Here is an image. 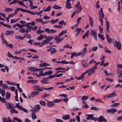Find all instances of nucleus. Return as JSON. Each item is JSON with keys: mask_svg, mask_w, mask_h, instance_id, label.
Instances as JSON below:
<instances>
[{"mask_svg": "<svg viewBox=\"0 0 122 122\" xmlns=\"http://www.w3.org/2000/svg\"><path fill=\"white\" fill-rule=\"evenodd\" d=\"M102 9H103L102 8H101L100 10H99V20L101 22L102 26L103 25L102 19L104 18V15L102 11Z\"/></svg>", "mask_w": 122, "mask_h": 122, "instance_id": "1", "label": "nucleus"}, {"mask_svg": "<svg viewBox=\"0 0 122 122\" xmlns=\"http://www.w3.org/2000/svg\"><path fill=\"white\" fill-rule=\"evenodd\" d=\"M41 108V106L37 104L35 106L34 108L31 110V111L35 113L38 112Z\"/></svg>", "mask_w": 122, "mask_h": 122, "instance_id": "2", "label": "nucleus"}, {"mask_svg": "<svg viewBox=\"0 0 122 122\" xmlns=\"http://www.w3.org/2000/svg\"><path fill=\"white\" fill-rule=\"evenodd\" d=\"M39 93V92L37 91H34L31 92L30 93V96H28V98L29 99L30 98H32L35 96L38 95Z\"/></svg>", "mask_w": 122, "mask_h": 122, "instance_id": "3", "label": "nucleus"}, {"mask_svg": "<svg viewBox=\"0 0 122 122\" xmlns=\"http://www.w3.org/2000/svg\"><path fill=\"white\" fill-rule=\"evenodd\" d=\"M95 68L93 67L92 68L87 70L86 71V73H88V76H90L93 73L95 72Z\"/></svg>", "mask_w": 122, "mask_h": 122, "instance_id": "4", "label": "nucleus"}, {"mask_svg": "<svg viewBox=\"0 0 122 122\" xmlns=\"http://www.w3.org/2000/svg\"><path fill=\"white\" fill-rule=\"evenodd\" d=\"M114 46H116L118 49H120L121 47V44L119 42H117L115 40L114 43Z\"/></svg>", "mask_w": 122, "mask_h": 122, "instance_id": "5", "label": "nucleus"}, {"mask_svg": "<svg viewBox=\"0 0 122 122\" xmlns=\"http://www.w3.org/2000/svg\"><path fill=\"white\" fill-rule=\"evenodd\" d=\"M86 49L87 48L86 47H85L82 49L81 52H80L81 54V57H83L85 56V55L86 54L87 52Z\"/></svg>", "mask_w": 122, "mask_h": 122, "instance_id": "6", "label": "nucleus"}, {"mask_svg": "<svg viewBox=\"0 0 122 122\" xmlns=\"http://www.w3.org/2000/svg\"><path fill=\"white\" fill-rule=\"evenodd\" d=\"M6 106L7 108L8 109H12L13 107H15L14 104L12 103H10V102H7L6 103Z\"/></svg>", "mask_w": 122, "mask_h": 122, "instance_id": "7", "label": "nucleus"}, {"mask_svg": "<svg viewBox=\"0 0 122 122\" xmlns=\"http://www.w3.org/2000/svg\"><path fill=\"white\" fill-rule=\"evenodd\" d=\"M117 110L115 108H112L110 109H108L106 110V112L107 113H110L111 114H113L115 112H117Z\"/></svg>", "mask_w": 122, "mask_h": 122, "instance_id": "8", "label": "nucleus"}, {"mask_svg": "<svg viewBox=\"0 0 122 122\" xmlns=\"http://www.w3.org/2000/svg\"><path fill=\"white\" fill-rule=\"evenodd\" d=\"M80 5V2H77V4L76 5H75V7H78L77 9V10L76 11H77L76 12H77L78 13L80 12L81 10H82V7L81 6H79Z\"/></svg>", "mask_w": 122, "mask_h": 122, "instance_id": "9", "label": "nucleus"}, {"mask_svg": "<svg viewBox=\"0 0 122 122\" xmlns=\"http://www.w3.org/2000/svg\"><path fill=\"white\" fill-rule=\"evenodd\" d=\"M33 87L34 88L33 90H38L39 92L43 91V90L40 87L39 85L33 86Z\"/></svg>", "mask_w": 122, "mask_h": 122, "instance_id": "10", "label": "nucleus"}, {"mask_svg": "<svg viewBox=\"0 0 122 122\" xmlns=\"http://www.w3.org/2000/svg\"><path fill=\"white\" fill-rule=\"evenodd\" d=\"M117 75L119 78H122V71L121 70L119 69H118L117 71Z\"/></svg>", "mask_w": 122, "mask_h": 122, "instance_id": "11", "label": "nucleus"}, {"mask_svg": "<svg viewBox=\"0 0 122 122\" xmlns=\"http://www.w3.org/2000/svg\"><path fill=\"white\" fill-rule=\"evenodd\" d=\"M49 79L48 77L46 78H42V80L40 82L42 83L48 84V83L47 82V81Z\"/></svg>", "mask_w": 122, "mask_h": 122, "instance_id": "12", "label": "nucleus"}, {"mask_svg": "<svg viewBox=\"0 0 122 122\" xmlns=\"http://www.w3.org/2000/svg\"><path fill=\"white\" fill-rule=\"evenodd\" d=\"M98 121L99 122H102V121L106 122L107 121V119L102 116H101L99 117L98 118Z\"/></svg>", "mask_w": 122, "mask_h": 122, "instance_id": "13", "label": "nucleus"}, {"mask_svg": "<svg viewBox=\"0 0 122 122\" xmlns=\"http://www.w3.org/2000/svg\"><path fill=\"white\" fill-rule=\"evenodd\" d=\"M117 96V95L115 93H113L110 94H109L106 97L108 98H112L114 97H116Z\"/></svg>", "mask_w": 122, "mask_h": 122, "instance_id": "14", "label": "nucleus"}, {"mask_svg": "<svg viewBox=\"0 0 122 122\" xmlns=\"http://www.w3.org/2000/svg\"><path fill=\"white\" fill-rule=\"evenodd\" d=\"M28 69L31 71L34 72L38 71V69L35 67H30L28 68Z\"/></svg>", "mask_w": 122, "mask_h": 122, "instance_id": "15", "label": "nucleus"}, {"mask_svg": "<svg viewBox=\"0 0 122 122\" xmlns=\"http://www.w3.org/2000/svg\"><path fill=\"white\" fill-rule=\"evenodd\" d=\"M86 116H87L86 118L88 120L92 119H93L94 117L92 114H87L86 115Z\"/></svg>", "mask_w": 122, "mask_h": 122, "instance_id": "16", "label": "nucleus"}, {"mask_svg": "<svg viewBox=\"0 0 122 122\" xmlns=\"http://www.w3.org/2000/svg\"><path fill=\"white\" fill-rule=\"evenodd\" d=\"M53 74V72L51 70L45 72L44 73V75L45 76L46 75H50Z\"/></svg>", "mask_w": 122, "mask_h": 122, "instance_id": "17", "label": "nucleus"}, {"mask_svg": "<svg viewBox=\"0 0 122 122\" xmlns=\"http://www.w3.org/2000/svg\"><path fill=\"white\" fill-rule=\"evenodd\" d=\"M106 21V29L107 31V32H109V22L107 21V19L106 18L105 19Z\"/></svg>", "mask_w": 122, "mask_h": 122, "instance_id": "18", "label": "nucleus"}, {"mask_svg": "<svg viewBox=\"0 0 122 122\" xmlns=\"http://www.w3.org/2000/svg\"><path fill=\"white\" fill-rule=\"evenodd\" d=\"M10 112H11L10 115H12V113L18 114V111L13 109V108L10 110Z\"/></svg>", "mask_w": 122, "mask_h": 122, "instance_id": "19", "label": "nucleus"}, {"mask_svg": "<svg viewBox=\"0 0 122 122\" xmlns=\"http://www.w3.org/2000/svg\"><path fill=\"white\" fill-rule=\"evenodd\" d=\"M46 101H48V102L47 103V104L48 107H51L54 106V104L53 103V102H52L47 100Z\"/></svg>", "mask_w": 122, "mask_h": 122, "instance_id": "20", "label": "nucleus"}, {"mask_svg": "<svg viewBox=\"0 0 122 122\" xmlns=\"http://www.w3.org/2000/svg\"><path fill=\"white\" fill-rule=\"evenodd\" d=\"M81 30V28H77L75 30V31H77L76 34V36L77 37L78 35L80 33Z\"/></svg>", "mask_w": 122, "mask_h": 122, "instance_id": "21", "label": "nucleus"}, {"mask_svg": "<svg viewBox=\"0 0 122 122\" xmlns=\"http://www.w3.org/2000/svg\"><path fill=\"white\" fill-rule=\"evenodd\" d=\"M106 37L108 43H110L112 41V40L111 38L109 37V35L108 34H107Z\"/></svg>", "mask_w": 122, "mask_h": 122, "instance_id": "22", "label": "nucleus"}, {"mask_svg": "<svg viewBox=\"0 0 122 122\" xmlns=\"http://www.w3.org/2000/svg\"><path fill=\"white\" fill-rule=\"evenodd\" d=\"M62 118L63 119L66 120L69 119L70 118V117L69 115H66L63 116Z\"/></svg>", "mask_w": 122, "mask_h": 122, "instance_id": "23", "label": "nucleus"}, {"mask_svg": "<svg viewBox=\"0 0 122 122\" xmlns=\"http://www.w3.org/2000/svg\"><path fill=\"white\" fill-rule=\"evenodd\" d=\"M66 7L68 9L72 8L71 4L70 3H66Z\"/></svg>", "mask_w": 122, "mask_h": 122, "instance_id": "24", "label": "nucleus"}, {"mask_svg": "<svg viewBox=\"0 0 122 122\" xmlns=\"http://www.w3.org/2000/svg\"><path fill=\"white\" fill-rule=\"evenodd\" d=\"M89 31L87 30L86 32L85 33L84 35L83 36L82 38L83 39H84L86 37V36L88 37V34L89 33Z\"/></svg>", "mask_w": 122, "mask_h": 122, "instance_id": "25", "label": "nucleus"}, {"mask_svg": "<svg viewBox=\"0 0 122 122\" xmlns=\"http://www.w3.org/2000/svg\"><path fill=\"white\" fill-rule=\"evenodd\" d=\"M55 62H57L59 63H62L63 64H68L69 63V62L66 61H56Z\"/></svg>", "mask_w": 122, "mask_h": 122, "instance_id": "26", "label": "nucleus"}, {"mask_svg": "<svg viewBox=\"0 0 122 122\" xmlns=\"http://www.w3.org/2000/svg\"><path fill=\"white\" fill-rule=\"evenodd\" d=\"M14 33V31L13 30H7L6 31V35H11Z\"/></svg>", "mask_w": 122, "mask_h": 122, "instance_id": "27", "label": "nucleus"}, {"mask_svg": "<svg viewBox=\"0 0 122 122\" xmlns=\"http://www.w3.org/2000/svg\"><path fill=\"white\" fill-rule=\"evenodd\" d=\"M57 36H55L54 38L55 40L57 41L56 43H57L60 42V39Z\"/></svg>", "mask_w": 122, "mask_h": 122, "instance_id": "28", "label": "nucleus"}, {"mask_svg": "<svg viewBox=\"0 0 122 122\" xmlns=\"http://www.w3.org/2000/svg\"><path fill=\"white\" fill-rule=\"evenodd\" d=\"M89 64L85 63L82 65V66L84 68H86L88 67L89 66Z\"/></svg>", "mask_w": 122, "mask_h": 122, "instance_id": "29", "label": "nucleus"}, {"mask_svg": "<svg viewBox=\"0 0 122 122\" xmlns=\"http://www.w3.org/2000/svg\"><path fill=\"white\" fill-rule=\"evenodd\" d=\"M10 96V93L8 92H6V98L7 99H9Z\"/></svg>", "mask_w": 122, "mask_h": 122, "instance_id": "30", "label": "nucleus"}, {"mask_svg": "<svg viewBox=\"0 0 122 122\" xmlns=\"http://www.w3.org/2000/svg\"><path fill=\"white\" fill-rule=\"evenodd\" d=\"M90 24L91 26H93V20L91 17L89 18Z\"/></svg>", "mask_w": 122, "mask_h": 122, "instance_id": "31", "label": "nucleus"}, {"mask_svg": "<svg viewBox=\"0 0 122 122\" xmlns=\"http://www.w3.org/2000/svg\"><path fill=\"white\" fill-rule=\"evenodd\" d=\"M53 37L52 36H48L46 38V40L48 41V42L49 43L50 41L52 40L53 39Z\"/></svg>", "mask_w": 122, "mask_h": 122, "instance_id": "32", "label": "nucleus"}, {"mask_svg": "<svg viewBox=\"0 0 122 122\" xmlns=\"http://www.w3.org/2000/svg\"><path fill=\"white\" fill-rule=\"evenodd\" d=\"M96 34H97L96 30H91L90 34L91 35Z\"/></svg>", "mask_w": 122, "mask_h": 122, "instance_id": "33", "label": "nucleus"}, {"mask_svg": "<svg viewBox=\"0 0 122 122\" xmlns=\"http://www.w3.org/2000/svg\"><path fill=\"white\" fill-rule=\"evenodd\" d=\"M2 43H3L5 44L6 46H8V43L5 40V39L3 38H2Z\"/></svg>", "mask_w": 122, "mask_h": 122, "instance_id": "34", "label": "nucleus"}, {"mask_svg": "<svg viewBox=\"0 0 122 122\" xmlns=\"http://www.w3.org/2000/svg\"><path fill=\"white\" fill-rule=\"evenodd\" d=\"M58 20V19H57L55 20H52L51 21H49V22H51L52 24H54V23L57 22Z\"/></svg>", "mask_w": 122, "mask_h": 122, "instance_id": "35", "label": "nucleus"}, {"mask_svg": "<svg viewBox=\"0 0 122 122\" xmlns=\"http://www.w3.org/2000/svg\"><path fill=\"white\" fill-rule=\"evenodd\" d=\"M32 118L33 119H35L37 117L35 114L34 112H32L31 114Z\"/></svg>", "mask_w": 122, "mask_h": 122, "instance_id": "36", "label": "nucleus"}, {"mask_svg": "<svg viewBox=\"0 0 122 122\" xmlns=\"http://www.w3.org/2000/svg\"><path fill=\"white\" fill-rule=\"evenodd\" d=\"M40 104L43 106H45L46 105V103L45 102L42 100L40 101L39 102Z\"/></svg>", "mask_w": 122, "mask_h": 122, "instance_id": "37", "label": "nucleus"}, {"mask_svg": "<svg viewBox=\"0 0 122 122\" xmlns=\"http://www.w3.org/2000/svg\"><path fill=\"white\" fill-rule=\"evenodd\" d=\"M62 101V100L61 99H56L54 100L53 101V103H56L57 102H60L61 101Z\"/></svg>", "mask_w": 122, "mask_h": 122, "instance_id": "38", "label": "nucleus"}, {"mask_svg": "<svg viewBox=\"0 0 122 122\" xmlns=\"http://www.w3.org/2000/svg\"><path fill=\"white\" fill-rule=\"evenodd\" d=\"M13 9L12 8H7L5 9V12H9L12 11Z\"/></svg>", "mask_w": 122, "mask_h": 122, "instance_id": "39", "label": "nucleus"}, {"mask_svg": "<svg viewBox=\"0 0 122 122\" xmlns=\"http://www.w3.org/2000/svg\"><path fill=\"white\" fill-rule=\"evenodd\" d=\"M56 50L55 48H52L50 54H54L56 52Z\"/></svg>", "mask_w": 122, "mask_h": 122, "instance_id": "40", "label": "nucleus"}, {"mask_svg": "<svg viewBox=\"0 0 122 122\" xmlns=\"http://www.w3.org/2000/svg\"><path fill=\"white\" fill-rule=\"evenodd\" d=\"M51 8L50 5H49L47 7H46V9H44V11H49L50 10Z\"/></svg>", "mask_w": 122, "mask_h": 122, "instance_id": "41", "label": "nucleus"}, {"mask_svg": "<svg viewBox=\"0 0 122 122\" xmlns=\"http://www.w3.org/2000/svg\"><path fill=\"white\" fill-rule=\"evenodd\" d=\"M88 97L87 96H83L81 97V99L84 101L85 100L88 99Z\"/></svg>", "mask_w": 122, "mask_h": 122, "instance_id": "42", "label": "nucleus"}, {"mask_svg": "<svg viewBox=\"0 0 122 122\" xmlns=\"http://www.w3.org/2000/svg\"><path fill=\"white\" fill-rule=\"evenodd\" d=\"M98 36L99 37L101 38L102 40H104V37L103 35L99 34L98 35Z\"/></svg>", "mask_w": 122, "mask_h": 122, "instance_id": "43", "label": "nucleus"}, {"mask_svg": "<svg viewBox=\"0 0 122 122\" xmlns=\"http://www.w3.org/2000/svg\"><path fill=\"white\" fill-rule=\"evenodd\" d=\"M40 73L38 75V76L39 77L41 76H45V75H44V73H43V71H39Z\"/></svg>", "mask_w": 122, "mask_h": 122, "instance_id": "44", "label": "nucleus"}, {"mask_svg": "<svg viewBox=\"0 0 122 122\" xmlns=\"http://www.w3.org/2000/svg\"><path fill=\"white\" fill-rule=\"evenodd\" d=\"M120 104V103H114L113 104H112L111 106V107H117Z\"/></svg>", "mask_w": 122, "mask_h": 122, "instance_id": "45", "label": "nucleus"}, {"mask_svg": "<svg viewBox=\"0 0 122 122\" xmlns=\"http://www.w3.org/2000/svg\"><path fill=\"white\" fill-rule=\"evenodd\" d=\"M15 106L20 110L21 108H22V107L20 105L19 103H16L15 105Z\"/></svg>", "mask_w": 122, "mask_h": 122, "instance_id": "46", "label": "nucleus"}, {"mask_svg": "<svg viewBox=\"0 0 122 122\" xmlns=\"http://www.w3.org/2000/svg\"><path fill=\"white\" fill-rule=\"evenodd\" d=\"M37 81H34L33 80H29L27 81V82L28 83H35L36 82H37Z\"/></svg>", "mask_w": 122, "mask_h": 122, "instance_id": "47", "label": "nucleus"}, {"mask_svg": "<svg viewBox=\"0 0 122 122\" xmlns=\"http://www.w3.org/2000/svg\"><path fill=\"white\" fill-rule=\"evenodd\" d=\"M52 7L56 9H61V6H59L57 5H55L54 6H53Z\"/></svg>", "mask_w": 122, "mask_h": 122, "instance_id": "48", "label": "nucleus"}, {"mask_svg": "<svg viewBox=\"0 0 122 122\" xmlns=\"http://www.w3.org/2000/svg\"><path fill=\"white\" fill-rule=\"evenodd\" d=\"M19 0H14L12 2L10 3V5H11L16 3H18Z\"/></svg>", "mask_w": 122, "mask_h": 122, "instance_id": "49", "label": "nucleus"}, {"mask_svg": "<svg viewBox=\"0 0 122 122\" xmlns=\"http://www.w3.org/2000/svg\"><path fill=\"white\" fill-rule=\"evenodd\" d=\"M5 98L2 97L0 96V101L2 102H5Z\"/></svg>", "mask_w": 122, "mask_h": 122, "instance_id": "50", "label": "nucleus"}, {"mask_svg": "<svg viewBox=\"0 0 122 122\" xmlns=\"http://www.w3.org/2000/svg\"><path fill=\"white\" fill-rule=\"evenodd\" d=\"M7 55L8 57H11L13 59H14V57L9 52H8V53Z\"/></svg>", "mask_w": 122, "mask_h": 122, "instance_id": "51", "label": "nucleus"}, {"mask_svg": "<svg viewBox=\"0 0 122 122\" xmlns=\"http://www.w3.org/2000/svg\"><path fill=\"white\" fill-rule=\"evenodd\" d=\"M1 93L2 96L3 97H4L5 94V92L4 90H1Z\"/></svg>", "mask_w": 122, "mask_h": 122, "instance_id": "52", "label": "nucleus"}, {"mask_svg": "<svg viewBox=\"0 0 122 122\" xmlns=\"http://www.w3.org/2000/svg\"><path fill=\"white\" fill-rule=\"evenodd\" d=\"M35 21L38 22H43V20L42 19H36L35 20Z\"/></svg>", "mask_w": 122, "mask_h": 122, "instance_id": "53", "label": "nucleus"}, {"mask_svg": "<svg viewBox=\"0 0 122 122\" xmlns=\"http://www.w3.org/2000/svg\"><path fill=\"white\" fill-rule=\"evenodd\" d=\"M18 3L19 5L22 6H25V5L22 1H20L19 0L18 2Z\"/></svg>", "mask_w": 122, "mask_h": 122, "instance_id": "54", "label": "nucleus"}, {"mask_svg": "<svg viewBox=\"0 0 122 122\" xmlns=\"http://www.w3.org/2000/svg\"><path fill=\"white\" fill-rule=\"evenodd\" d=\"M42 36V34L40 36L38 37L37 38L38 40V41H40L43 39V38Z\"/></svg>", "mask_w": 122, "mask_h": 122, "instance_id": "55", "label": "nucleus"}, {"mask_svg": "<svg viewBox=\"0 0 122 122\" xmlns=\"http://www.w3.org/2000/svg\"><path fill=\"white\" fill-rule=\"evenodd\" d=\"M91 110H98L99 109L95 107H92L91 108Z\"/></svg>", "mask_w": 122, "mask_h": 122, "instance_id": "56", "label": "nucleus"}, {"mask_svg": "<svg viewBox=\"0 0 122 122\" xmlns=\"http://www.w3.org/2000/svg\"><path fill=\"white\" fill-rule=\"evenodd\" d=\"M20 110H23V112L25 113H27L28 112V111L26 109L22 107V108H21Z\"/></svg>", "mask_w": 122, "mask_h": 122, "instance_id": "57", "label": "nucleus"}, {"mask_svg": "<svg viewBox=\"0 0 122 122\" xmlns=\"http://www.w3.org/2000/svg\"><path fill=\"white\" fill-rule=\"evenodd\" d=\"M0 15L3 16L5 19L6 18V15L4 13L0 12Z\"/></svg>", "mask_w": 122, "mask_h": 122, "instance_id": "58", "label": "nucleus"}, {"mask_svg": "<svg viewBox=\"0 0 122 122\" xmlns=\"http://www.w3.org/2000/svg\"><path fill=\"white\" fill-rule=\"evenodd\" d=\"M26 36H25V38H27L28 39H30L31 38V36L29 34H25Z\"/></svg>", "mask_w": 122, "mask_h": 122, "instance_id": "59", "label": "nucleus"}, {"mask_svg": "<svg viewBox=\"0 0 122 122\" xmlns=\"http://www.w3.org/2000/svg\"><path fill=\"white\" fill-rule=\"evenodd\" d=\"M14 119L15 120L18 122H22V121L21 120L19 119L18 118L16 117H14Z\"/></svg>", "mask_w": 122, "mask_h": 122, "instance_id": "60", "label": "nucleus"}, {"mask_svg": "<svg viewBox=\"0 0 122 122\" xmlns=\"http://www.w3.org/2000/svg\"><path fill=\"white\" fill-rule=\"evenodd\" d=\"M19 31L20 33H24L25 32V30L24 29L21 28L19 30Z\"/></svg>", "mask_w": 122, "mask_h": 122, "instance_id": "61", "label": "nucleus"}, {"mask_svg": "<svg viewBox=\"0 0 122 122\" xmlns=\"http://www.w3.org/2000/svg\"><path fill=\"white\" fill-rule=\"evenodd\" d=\"M49 96V94H47L46 93H45L42 96V97L43 98H45L46 97Z\"/></svg>", "mask_w": 122, "mask_h": 122, "instance_id": "62", "label": "nucleus"}, {"mask_svg": "<svg viewBox=\"0 0 122 122\" xmlns=\"http://www.w3.org/2000/svg\"><path fill=\"white\" fill-rule=\"evenodd\" d=\"M44 32V31L43 30H38L37 31V33L38 34H40L41 33L43 32Z\"/></svg>", "mask_w": 122, "mask_h": 122, "instance_id": "63", "label": "nucleus"}, {"mask_svg": "<svg viewBox=\"0 0 122 122\" xmlns=\"http://www.w3.org/2000/svg\"><path fill=\"white\" fill-rule=\"evenodd\" d=\"M2 86L4 89H6L8 87L7 85L5 84H3Z\"/></svg>", "mask_w": 122, "mask_h": 122, "instance_id": "64", "label": "nucleus"}]
</instances>
